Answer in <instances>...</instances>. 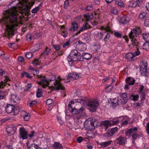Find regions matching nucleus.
<instances>
[{"instance_id":"obj_1","label":"nucleus","mask_w":149,"mask_h":149,"mask_svg":"<svg viewBox=\"0 0 149 149\" xmlns=\"http://www.w3.org/2000/svg\"><path fill=\"white\" fill-rule=\"evenodd\" d=\"M35 0H15L8 6L10 9L3 13L4 16L0 23H3L6 26V33L9 35H14V27L19 26L20 23L17 21L19 15L18 9H21L23 13L26 16L30 14V10L35 3Z\"/></svg>"},{"instance_id":"obj_2","label":"nucleus","mask_w":149,"mask_h":149,"mask_svg":"<svg viewBox=\"0 0 149 149\" xmlns=\"http://www.w3.org/2000/svg\"><path fill=\"white\" fill-rule=\"evenodd\" d=\"M78 102L79 105L84 106L87 104V102L85 100L82 98L74 99L71 101L68 104V109L69 111L72 114H79L82 112L84 110V109L81 107L78 108L77 107H73V105L75 103Z\"/></svg>"},{"instance_id":"obj_3","label":"nucleus","mask_w":149,"mask_h":149,"mask_svg":"<svg viewBox=\"0 0 149 149\" xmlns=\"http://www.w3.org/2000/svg\"><path fill=\"white\" fill-rule=\"evenodd\" d=\"M141 32V30L139 27H136L132 29L129 34V38L132 42L131 45L133 46H138V42L136 38L139 35Z\"/></svg>"},{"instance_id":"obj_4","label":"nucleus","mask_w":149,"mask_h":149,"mask_svg":"<svg viewBox=\"0 0 149 149\" xmlns=\"http://www.w3.org/2000/svg\"><path fill=\"white\" fill-rule=\"evenodd\" d=\"M87 102V104L85 105L89 107L90 111L91 112L95 111L98 107L99 104L97 101L96 100H90L87 102V101L85 100Z\"/></svg>"},{"instance_id":"obj_5","label":"nucleus","mask_w":149,"mask_h":149,"mask_svg":"<svg viewBox=\"0 0 149 149\" xmlns=\"http://www.w3.org/2000/svg\"><path fill=\"white\" fill-rule=\"evenodd\" d=\"M61 80V79H60L59 81L56 80L53 82V84L49 88L50 89H52L51 91L58 90L59 89L65 90V88L60 83V81Z\"/></svg>"},{"instance_id":"obj_6","label":"nucleus","mask_w":149,"mask_h":149,"mask_svg":"<svg viewBox=\"0 0 149 149\" xmlns=\"http://www.w3.org/2000/svg\"><path fill=\"white\" fill-rule=\"evenodd\" d=\"M6 111L8 113H10L13 112L14 115H16L18 113V111L15 109V107L11 104H7L6 107Z\"/></svg>"},{"instance_id":"obj_7","label":"nucleus","mask_w":149,"mask_h":149,"mask_svg":"<svg viewBox=\"0 0 149 149\" xmlns=\"http://www.w3.org/2000/svg\"><path fill=\"white\" fill-rule=\"evenodd\" d=\"M117 130V127L110 128L107 130L106 133L104 134V136L106 138H109L112 136Z\"/></svg>"},{"instance_id":"obj_8","label":"nucleus","mask_w":149,"mask_h":149,"mask_svg":"<svg viewBox=\"0 0 149 149\" xmlns=\"http://www.w3.org/2000/svg\"><path fill=\"white\" fill-rule=\"evenodd\" d=\"M144 0H132L129 1L127 4L129 7H135L139 6L143 2Z\"/></svg>"},{"instance_id":"obj_9","label":"nucleus","mask_w":149,"mask_h":149,"mask_svg":"<svg viewBox=\"0 0 149 149\" xmlns=\"http://www.w3.org/2000/svg\"><path fill=\"white\" fill-rule=\"evenodd\" d=\"M127 143L126 137L122 136H119L114 141L115 144H118L119 145H124Z\"/></svg>"},{"instance_id":"obj_10","label":"nucleus","mask_w":149,"mask_h":149,"mask_svg":"<svg viewBox=\"0 0 149 149\" xmlns=\"http://www.w3.org/2000/svg\"><path fill=\"white\" fill-rule=\"evenodd\" d=\"M20 137L23 139H25L28 138V132L26 129L23 127L19 128Z\"/></svg>"},{"instance_id":"obj_11","label":"nucleus","mask_w":149,"mask_h":149,"mask_svg":"<svg viewBox=\"0 0 149 149\" xmlns=\"http://www.w3.org/2000/svg\"><path fill=\"white\" fill-rule=\"evenodd\" d=\"M76 43L77 44L76 47L80 51H84L86 49V44L83 42L81 41H77Z\"/></svg>"},{"instance_id":"obj_12","label":"nucleus","mask_w":149,"mask_h":149,"mask_svg":"<svg viewBox=\"0 0 149 149\" xmlns=\"http://www.w3.org/2000/svg\"><path fill=\"white\" fill-rule=\"evenodd\" d=\"M67 60L70 64H71L72 62L77 60L82 61V59H81L80 57L75 56L69 55L67 57Z\"/></svg>"},{"instance_id":"obj_13","label":"nucleus","mask_w":149,"mask_h":149,"mask_svg":"<svg viewBox=\"0 0 149 149\" xmlns=\"http://www.w3.org/2000/svg\"><path fill=\"white\" fill-rule=\"evenodd\" d=\"M38 77L40 78L41 81L39 82V84L41 85L45 88L49 84V81L45 77H43L42 76H38Z\"/></svg>"},{"instance_id":"obj_14","label":"nucleus","mask_w":149,"mask_h":149,"mask_svg":"<svg viewBox=\"0 0 149 149\" xmlns=\"http://www.w3.org/2000/svg\"><path fill=\"white\" fill-rule=\"evenodd\" d=\"M111 104L112 106L115 107L116 106L118 105L121 104V100L119 99L118 98H115L111 99Z\"/></svg>"},{"instance_id":"obj_15","label":"nucleus","mask_w":149,"mask_h":149,"mask_svg":"<svg viewBox=\"0 0 149 149\" xmlns=\"http://www.w3.org/2000/svg\"><path fill=\"white\" fill-rule=\"evenodd\" d=\"M1 79L2 80L0 82V88H3L4 87L6 86V85L7 82L9 80L8 77L6 76H4Z\"/></svg>"},{"instance_id":"obj_16","label":"nucleus","mask_w":149,"mask_h":149,"mask_svg":"<svg viewBox=\"0 0 149 149\" xmlns=\"http://www.w3.org/2000/svg\"><path fill=\"white\" fill-rule=\"evenodd\" d=\"M16 128L15 126L14 125H11L6 129V132L8 134L9 136L12 135L16 131Z\"/></svg>"},{"instance_id":"obj_17","label":"nucleus","mask_w":149,"mask_h":149,"mask_svg":"<svg viewBox=\"0 0 149 149\" xmlns=\"http://www.w3.org/2000/svg\"><path fill=\"white\" fill-rule=\"evenodd\" d=\"M79 78V75L76 73L72 72L70 73L67 77V79L71 80H74L78 79Z\"/></svg>"},{"instance_id":"obj_18","label":"nucleus","mask_w":149,"mask_h":149,"mask_svg":"<svg viewBox=\"0 0 149 149\" xmlns=\"http://www.w3.org/2000/svg\"><path fill=\"white\" fill-rule=\"evenodd\" d=\"M137 130V128L136 127L130 128L126 132L125 134L127 136H131L132 134H133L136 133Z\"/></svg>"},{"instance_id":"obj_19","label":"nucleus","mask_w":149,"mask_h":149,"mask_svg":"<svg viewBox=\"0 0 149 149\" xmlns=\"http://www.w3.org/2000/svg\"><path fill=\"white\" fill-rule=\"evenodd\" d=\"M78 28L77 23L74 22H73L71 23L70 27L69 29V31L70 32H74L77 31Z\"/></svg>"},{"instance_id":"obj_20","label":"nucleus","mask_w":149,"mask_h":149,"mask_svg":"<svg viewBox=\"0 0 149 149\" xmlns=\"http://www.w3.org/2000/svg\"><path fill=\"white\" fill-rule=\"evenodd\" d=\"M110 125V122L109 120L103 121L100 123V127L103 129L106 130L108 127L109 125Z\"/></svg>"},{"instance_id":"obj_21","label":"nucleus","mask_w":149,"mask_h":149,"mask_svg":"<svg viewBox=\"0 0 149 149\" xmlns=\"http://www.w3.org/2000/svg\"><path fill=\"white\" fill-rule=\"evenodd\" d=\"M91 28L90 26L87 23H84L82 27L81 28L79 31L77 32L75 34V35H77L84 30L88 29Z\"/></svg>"},{"instance_id":"obj_22","label":"nucleus","mask_w":149,"mask_h":149,"mask_svg":"<svg viewBox=\"0 0 149 149\" xmlns=\"http://www.w3.org/2000/svg\"><path fill=\"white\" fill-rule=\"evenodd\" d=\"M124 118L122 117H120L117 118H115L111 121H109L110 124L111 125H114L118 123L120 120H122Z\"/></svg>"},{"instance_id":"obj_23","label":"nucleus","mask_w":149,"mask_h":149,"mask_svg":"<svg viewBox=\"0 0 149 149\" xmlns=\"http://www.w3.org/2000/svg\"><path fill=\"white\" fill-rule=\"evenodd\" d=\"M130 20V19L129 17L127 15H125L121 18L120 22L122 24H125L129 22Z\"/></svg>"},{"instance_id":"obj_24","label":"nucleus","mask_w":149,"mask_h":149,"mask_svg":"<svg viewBox=\"0 0 149 149\" xmlns=\"http://www.w3.org/2000/svg\"><path fill=\"white\" fill-rule=\"evenodd\" d=\"M120 97L122 98L121 104H125L127 101L128 99L127 98V94L125 93H122L120 95Z\"/></svg>"},{"instance_id":"obj_25","label":"nucleus","mask_w":149,"mask_h":149,"mask_svg":"<svg viewBox=\"0 0 149 149\" xmlns=\"http://www.w3.org/2000/svg\"><path fill=\"white\" fill-rule=\"evenodd\" d=\"M125 80L126 83L131 85H133L135 82V79L130 77H127Z\"/></svg>"},{"instance_id":"obj_26","label":"nucleus","mask_w":149,"mask_h":149,"mask_svg":"<svg viewBox=\"0 0 149 149\" xmlns=\"http://www.w3.org/2000/svg\"><path fill=\"white\" fill-rule=\"evenodd\" d=\"M70 55L80 57L81 58V56L80 53H79L76 49L72 50L71 51Z\"/></svg>"},{"instance_id":"obj_27","label":"nucleus","mask_w":149,"mask_h":149,"mask_svg":"<svg viewBox=\"0 0 149 149\" xmlns=\"http://www.w3.org/2000/svg\"><path fill=\"white\" fill-rule=\"evenodd\" d=\"M27 146L28 149H49L47 148L42 149L40 148L38 145L34 143L31 144L29 146H28V145H27Z\"/></svg>"},{"instance_id":"obj_28","label":"nucleus","mask_w":149,"mask_h":149,"mask_svg":"<svg viewBox=\"0 0 149 149\" xmlns=\"http://www.w3.org/2000/svg\"><path fill=\"white\" fill-rule=\"evenodd\" d=\"M21 114L23 116L24 119L25 121H28L30 118V116L25 111H22L21 112Z\"/></svg>"},{"instance_id":"obj_29","label":"nucleus","mask_w":149,"mask_h":149,"mask_svg":"<svg viewBox=\"0 0 149 149\" xmlns=\"http://www.w3.org/2000/svg\"><path fill=\"white\" fill-rule=\"evenodd\" d=\"M133 53L130 52L126 54L125 57L127 59L130 61H134V57L133 55Z\"/></svg>"},{"instance_id":"obj_30","label":"nucleus","mask_w":149,"mask_h":149,"mask_svg":"<svg viewBox=\"0 0 149 149\" xmlns=\"http://www.w3.org/2000/svg\"><path fill=\"white\" fill-rule=\"evenodd\" d=\"M10 99L11 102H16L19 100V98L16 95L14 94L11 95Z\"/></svg>"},{"instance_id":"obj_31","label":"nucleus","mask_w":149,"mask_h":149,"mask_svg":"<svg viewBox=\"0 0 149 149\" xmlns=\"http://www.w3.org/2000/svg\"><path fill=\"white\" fill-rule=\"evenodd\" d=\"M81 56H82L83 58L86 59L88 60L90 59L92 57L91 54L83 52L82 53Z\"/></svg>"},{"instance_id":"obj_32","label":"nucleus","mask_w":149,"mask_h":149,"mask_svg":"<svg viewBox=\"0 0 149 149\" xmlns=\"http://www.w3.org/2000/svg\"><path fill=\"white\" fill-rule=\"evenodd\" d=\"M114 35L116 37L118 38H121L122 36H123V37L125 39L126 42H128L129 41V40L127 37L123 36L122 34L119 32H116L114 33Z\"/></svg>"},{"instance_id":"obj_33","label":"nucleus","mask_w":149,"mask_h":149,"mask_svg":"<svg viewBox=\"0 0 149 149\" xmlns=\"http://www.w3.org/2000/svg\"><path fill=\"white\" fill-rule=\"evenodd\" d=\"M105 30H106V31L104 32V33H105V36L104 38V40L106 42L108 41V40L109 39V38L110 37V34L109 33L107 32V31L109 32V29L108 28L107 29H104Z\"/></svg>"},{"instance_id":"obj_34","label":"nucleus","mask_w":149,"mask_h":149,"mask_svg":"<svg viewBox=\"0 0 149 149\" xmlns=\"http://www.w3.org/2000/svg\"><path fill=\"white\" fill-rule=\"evenodd\" d=\"M53 146L54 149H62L63 148L62 145L58 142H55Z\"/></svg>"},{"instance_id":"obj_35","label":"nucleus","mask_w":149,"mask_h":149,"mask_svg":"<svg viewBox=\"0 0 149 149\" xmlns=\"http://www.w3.org/2000/svg\"><path fill=\"white\" fill-rule=\"evenodd\" d=\"M115 3L116 5L120 7H124V4L123 2L121 0H115Z\"/></svg>"},{"instance_id":"obj_36","label":"nucleus","mask_w":149,"mask_h":149,"mask_svg":"<svg viewBox=\"0 0 149 149\" xmlns=\"http://www.w3.org/2000/svg\"><path fill=\"white\" fill-rule=\"evenodd\" d=\"M143 38L146 41H148L149 40V34L148 33H143L142 35Z\"/></svg>"},{"instance_id":"obj_37","label":"nucleus","mask_w":149,"mask_h":149,"mask_svg":"<svg viewBox=\"0 0 149 149\" xmlns=\"http://www.w3.org/2000/svg\"><path fill=\"white\" fill-rule=\"evenodd\" d=\"M145 42L142 46L143 49L147 51L149 50V42Z\"/></svg>"},{"instance_id":"obj_38","label":"nucleus","mask_w":149,"mask_h":149,"mask_svg":"<svg viewBox=\"0 0 149 149\" xmlns=\"http://www.w3.org/2000/svg\"><path fill=\"white\" fill-rule=\"evenodd\" d=\"M147 16V15L146 12H143L140 13L139 15V18L141 19L146 18Z\"/></svg>"},{"instance_id":"obj_39","label":"nucleus","mask_w":149,"mask_h":149,"mask_svg":"<svg viewBox=\"0 0 149 149\" xmlns=\"http://www.w3.org/2000/svg\"><path fill=\"white\" fill-rule=\"evenodd\" d=\"M50 51V49L48 47H46L44 50V52L42 53L41 55H48L49 54V52Z\"/></svg>"},{"instance_id":"obj_40","label":"nucleus","mask_w":149,"mask_h":149,"mask_svg":"<svg viewBox=\"0 0 149 149\" xmlns=\"http://www.w3.org/2000/svg\"><path fill=\"white\" fill-rule=\"evenodd\" d=\"M112 141L111 140L108 142H101L100 143V145L102 147H103V148H104V147L107 146L109 144H110Z\"/></svg>"},{"instance_id":"obj_41","label":"nucleus","mask_w":149,"mask_h":149,"mask_svg":"<svg viewBox=\"0 0 149 149\" xmlns=\"http://www.w3.org/2000/svg\"><path fill=\"white\" fill-rule=\"evenodd\" d=\"M131 136H132L133 139L134 140V141H132V143H134V141L139 138L140 135L139 134L136 133L133 134Z\"/></svg>"},{"instance_id":"obj_42","label":"nucleus","mask_w":149,"mask_h":149,"mask_svg":"<svg viewBox=\"0 0 149 149\" xmlns=\"http://www.w3.org/2000/svg\"><path fill=\"white\" fill-rule=\"evenodd\" d=\"M42 90L38 88L36 92V96L37 97H41L42 95Z\"/></svg>"},{"instance_id":"obj_43","label":"nucleus","mask_w":149,"mask_h":149,"mask_svg":"<svg viewBox=\"0 0 149 149\" xmlns=\"http://www.w3.org/2000/svg\"><path fill=\"white\" fill-rule=\"evenodd\" d=\"M21 76L22 77H24L25 76L27 78L29 79H31L32 78V77L29 75V74L28 73L26 72H24L21 74Z\"/></svg>"},{"instance_id":"obj_44","label":"nucleus","mask_w":149,"mask_h":149,"mask_svg":"<svg viewBox=\"0 0 149 149\" xmlns=\"http://www.w3.org/2000/svg\"><path fill=\"white\" fill-rule=\"evenodd\" d=\"M7 94V92H5L3 91H0V98L3 99Z\"/></svg>"},{"instance_id":"obj_45","label":"nucleus","mask_w":149,"mask_h":149,"mask_svg":"<svg viewBox=\"0 0 149 149\" xmlns=\"http://www.w3.org/2000/svg\"><path fill=\"white\" fill-rule=\"evenodd\" d=\"M130 97V98L131 100L134 101L136 100L139 97L138 95H133L132 94Z\"/></svg>"},{"instance_id":"obj_46","label":"nucleus","mask_w":149,"mask_h":149,"mask_svg":"<svg viewBox=\"0 0 149 149\" xmlns=\"http://www.w3.org/2000/svg\"><path fill=\"white\" fill-rule=\"evenodd\" d=\"M93 8V6L92 5H88L86 6L85 9L86 11H91Z\"/></svg>"},{"instance_id":"obj_47","label":"nucleus","mask_w":149,"mask_h":149,"mask_svg":"<svg viewBox=\"0 0 149 149\" xmlns=\"http://www.w3.org/2000/svg\"><path fill=\"white\" fill-rule=\"evenodd\" d=\"M138 47V46H137V47H136L137 48L136 51L134 53H133L134 56V57L139 55L140 54V52L139 51V48H137Z\"/></svg>"},{"instance_id":"obj_48","label":"nucleus","mask_w":149,"mask_h":149,"mask_svg":"<svg viewBox=\"0 0 149 149\" xmlns=\"http://www.w3.org/2000/svg\"><path fill=\"white\" fill-rule=\"evenodd\" d=\"M84 17L86 21H89L90 19H92V17H91V16L89 14H85L84 15Z\"/></svg>"},{"instance_id":"obj_49","label":"nucleus","mask_w":149,"mask_h":149,"mask_svg":"<svg viewBox=\"0 0 149 149\" xmlns=\"http://www.w3.org/2000/svg\"><path fill=\"white\" fill-rule=\"evenodd\" d=\"M39 60L38 59H36L33 61L32 64L34 65V66L36 67L39 64Z\"/></svg>"},{"instance_id":"obj_50","label":"nucleus","mask_w":149,"mask_h":149,"mask_svg":"<svg viewBox=\"0 0 149 149\" xmlns=\"http://www.w3.org/2000/svg\"><path fill=\"white\" fill-rule=\"evenodd\" d=\"M111 13L114 15H116L118 13V10L115 8H112L111 10Z\"/></svg>"},{"instance_id":"obj_51","label":"nucleus","mask_w":149,"mask_h":149,"mask_svg":"<svg viewBox=\"0 0 149 149\" xmlns=\"http://www.w3.org/2000/svg\"><path fill=\"white\" fill-rule=\"evenodd\" d=\"M33 55V54L32 52H28L25 54L26 57L28 58H31L32 57Z\"/></svg>"},{"instance_id":"obj_52","label":"nucleus","mask_w":149,"mask_h":149,"mask_svg":"<svg viewBox=\"0 0 149 149\" xmlns=\"http://www.w3.org/2000/svg\"><path fill=\"white\" fill-rule=\"evenodd\" d=\"M32 84H28L25 86V89L24 91H27L31 88Z\"/></svg>"},{"instance_id":"obj_53","label":"nucleus","mask_w":149,"mask_h":149,"mask_svg":"<svg viewBox=\"0 0 149 149\" xmlns=\"http://www.w3.org/2000/svg\"><path fill=\"white\" fill-rule=\"evenodd\" d=\"M129 119L127 118V119L125 120L124 121H123L121 123L122 125H127L128 124V122Z\"/></svg>"},{"instance_id":"obj_54","label":"nucleus","mask_w":149,"mask_h":149,"mask_svg":"<svg viewBox=\"0 0 149 149\" xmlns=\"http://www.w3.org/2000/svg\"><path fill=\"white\" fill-rule=\"evenodd\" d=\"M39 10L38 8L36 7L33 9L31 11V12L32 13L35 14L37 13Z\"/></svg>"},{"instance_id":"obj_55","label":"nucleus","mask_w":149,"mask_h":149,"mask_svg":"<svg viewBox=\"0 0 149 149\" xmlns=\"http://www.w3.org/2000/svg\"><path fill=\"white\" fill-rule=\"evenodd\" d=\"M146 130L147 133L149 135V122H148L146 124Z\"/></svg>"},{"instance_id":"obj_56","label":"nucleus","mask_w":149,"mask_h":149,"mask_svg":"<svg viewBox=\"0 0 149 149\" xmlns=\"http://www.w3.org/2000/svg\"><path fill=\"white\" fill-rule=\"evenodd\" d=\"M32 36L31 34H28L26 36L27 40L28 42L30 41L32 39Z\"/></svg>"},{"instance_id":"obj_57","label":"nucleus","mask_w":149,"mask_h":149,"mask_svg":"<svg viewBox=\"0 0 149 149\" xmlns=\"http://www.w3.org/2000/svg\"><path fill=\"white\" fill-rule=\"evenodd\" d=\"M3 149H13L12 144L7 145L3 147Z\"/></svg>"},{"instance_id":"obj_58","label":"nucleus","mask_w":149,"mask_h":149,"mask_svg":"<svg viewBox=\"0 0 149 149\" xmlns=\"http://www.w3.org/2000/svg\"><path fill=\"white\" fill-rule=\"evenodd\" d=\"M144 25L146 27L149 26V19H146L144 21Z\"/></svg>"},{"instance_id":"obj_59","label":"nucleus","mask_w":149,"mask_h":149,"mask_svg":"<svg viewBox=\"0 0 149 149\" xmlns=\"http://www.w3.org/2000/svg\"><path fill=\"white\" fill-rule=\"evenodd\" d=\"M52 102V100L51 99H48L46 101V104L47 105H50Z\"/></svg>"},{"instance_id":"obj_60","label":"nucleus","mask_w":149,"mask_h":149,"mask_svg":"<svg viewBox=\"0 0 149 149\" xmlns=\"http://www.w3.org/2000/svg\"><path fill=\"white\" fill-rule=\"evenodd\" d=\"M88 124L91 125L92 128H94L95 124L92 121L90 120L88 121Z\"/></svg>"},{"instance_id":"obj_61","label":"nucleus","mask_w":149,"mask_h":149,"mask_svg":"<svg viewBox=\"0 0 149 149\" xmlns=\"http://www.w3.org/2000/svg\"><path fill=\"white\" fill-rule=\"evenodd\" d=\"M52 46L56 50H59L60 48V46L58 45H53Z\"/></svg>"},{"instance_id":"obj_62","label":"nucleus","mask_w":149,"mask_h":149,"mask_svg":"<svg viewBox=\"0 0 149 149\" xmlns=\"http://www.w3.org/2000/svg\"><path fill=\"white\" fill-rule=\"evenodd\" d=\"M76 140L78 143H80L83 141V138L82 137L79 136L77 139Z\"/></svg>"},{"instance_id":"obj_63","label":"nucleus","mask_w":149,"mask_h":149,"mask_svg":"<svg viewBox=\"0 0 149 149\" xmlns=\"http://www.w3.org/2000/svg\"><path fill=\"white\" fill-rule=\"evenodd\" d=\"M56 77L54 75H52L50 77V79H49V80L50 81H53L54 80H55L56 79Z\"/></svg>"},{"instance_id":"obj_64","label":"nucleus","mask_w":149,"mask_h":149,"mask_svg":"<svg viewBox=\"0 0 149 149\" xmlns=\"http://www.w3.org/2000/svg\"><path fill=\"white\" fill-rule=\"evenodd\" d=\"M68 34V33L64 31H63L61 33V35L64 38H66Z\"/></svg>"}]
</instances>
